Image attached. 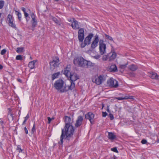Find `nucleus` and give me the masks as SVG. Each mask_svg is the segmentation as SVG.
<instances>
[{"mask_svg": "<svg viewBox=\"0 0 159 159\" xmlns=\"http://www.w3.org/2000/svg\"><path fill=\"white\" fill-rule=\"evenodd\" d=\"M3 66L2 65L0 64V70H1L3 68Z\"/></svg>", "mask_w": 159, "mask_h": 159, "instance_id": "13d9d810", "label": "nucleus"}, {"mask_svg": "<svg viewBox=\"0 0 159 159\" xmlns=\"http://www.w3.org/2000/svg\"><path fill=\"white\" fill-rule=\"evenodd\" d=\"M51 19L56 24L60 26L61 25V23L60 20H58L55 17L52 16Z\"/></svg>", "mask_w": 159, "mask_h": 159, "instance_id": "5701e85b", "label": "nucleus"}, {"mask_svg": "<svg viewBox=\"0 0 159 159\" xmlns=\"http://www.w3.org/2000/svg\"><path fill=\"white\" fill-rule=\"evenodd\" d=\"M35 123H34V124L33 125V126L32 128V129H31V133L32 134H34V132H35L36 129L35 128Z\"/></svg>", "mask_w": 159, "mask_h": 159, "instance_id": "f704fd0d", "label": "nucleus"}, {"mask_svg": "<svg viewBox=\"0 0 159 159\" xmlns=\"http://www.w3.org/2000/svg\"><path fill=\"white\" fill-rule=\"evenodd\" d=\"M102 114L103 117H105L107 115V113L106 112L102 111Z\"/></svg>", "mask_w": 159, "mask_h": 159, "instance_id": "37998d69", "label": "nucleus"}, {"mask_svg": "<svg viewBox=\"0 0 159 159\" xmlns=\"http://www.w3.org/2000/svg\"><path fill=\"white\" fill-rule=\"evenodd\" d=\"M86 61V60L81 57L76 59H75L73 60V62L75 65L78 64L80 66L85 67V65L86 64L85 61Z\"/></svg>", "mask_w": 159, "mask_h": 159, "instance_id": "423d86ee", "label": "nucleus"}, {"mask_svg": "<svg viewBox=\"0 0 159 159\" xmlns=\"http://www.w3.org/2000/svg\"><path fill=\"white\" fill-rule=\"evenodd\" d=\"M106 80V76L103 75H95L92 78V81L97 84L99 85Z\"/></svg>", "mask_w": 159, "mask_h": 159, "instance_id": "39448f33", "label": "nucleus"}, {"mask_svg": "<svg viewBox=\"0 0 159 159\" xmlns=\"http://www.w3.org/2000/svg\"><path fill=\"white\" fill-rule=\"evenodd\" d=\"M84 120L83 116H79L76 121V123L75 124V127L76 128L79 127L81 126L82 124V122Z\"/></svg>", "mask_w": 159, "mask_h": 159, "instance_id": "ddd939ff", "label": "nucleus"}, {"mask_svg": "<svg viewBox=\"0 0 159 159\" xmlns=\"http://www.w3.org/2000/svg\"><path fill=\"white\" fill-rule=\"evenodd\" d=\"M107 84L108 86L111 87L116 88L118 86V81L112 78L107 80Z\"/></svg>", "mask_w": 159, "mask_h": 159, "instance_id": "6e6552de", "label": "nucleus"}, {"mask_svg": "<svg viewBox=\"0 0 159 159\" xmlns=\"http://www.w3.org/2000/svg\"><path fill=\"white\" fill-rule=\"evenodd\" d=\"M4 5V1L3 0L0 1V9L3 8Z\"/></svg>", "mask_w": 159, "mask_h": 159, "instance_id": "2f4dec72", "label": "nucleus"}, {"mask_svg": "<svg viewBox=\"0 0 159 159\" xmlns=\"http://www.w3.org/2000/svg\"><path fill=\"white\" fill-rule=\"evenodd\" d=\"M1 15H2V13H0V17H1Z\"/></svg>", "mask_w": 159, "mask_h": 159, "instance_id": "0e129e2a", "label": "nucleus"}, {"mask_svg": "<svg viewBox=\"0 0 159 159\" xmlns=\"http://www.w3.org/2000/svg\"><path fill=\"white\" fill-rule=\"evenodd\" d=\"M94 40L91 44V49L89 50L92 51L97 46L98 43L99 41V36L97 34H96L94 37Z\"/></svg>", "mask_w": 159, "mask_h": 159, "instance_id": "1a4fd4ad", "label": "nucleus"}, {"mask_svg": "<svg viewBox=\"0 0 159 159\" xmlns=\"http://www.w3.org/2000/svg\"><path fill=\"white\" fill-rule=\"evenodd\" d=\"M59 57H55L53 58L52 61L49 63L51 69H54V68L58 67L60 64Z\"/></svg>", "mask_w": 159, "mask_h": 159, "instance_id": "0eeeda50", "label": "nucleus"}, {"mask_svg": "<svg viewBox=\"0 0 159 159\" xmlns=\"http://www.w3.org/2000/svg\"><path fill=\"white\" fill-rule=\"evenodd\" d=\"M94 115L91 112H89L85 115V118L89 120L92 125L94 124Z\"/></svg>", "mask_w": 159, "mask_h": 159, "instance_id": "9d476101", "label": "nucleus"}, {"mask_svg": "<svg viewBox=\"0 0 159 159\" xmlns=\"http://www.w3.org/2000/svg\"><path fill=\"white\" fill-rule=\"evenodd\" d=\"M129 75L131 77H134L135 76V74L133 72H130L129 73Z\"/></svg>", "mask_w": 159, "mask_h": 159, "instance_id": "49530a36", "label": "nucleus"}, {"mask_svg": "<svg viewBox=\"0 0 159 159\" xmlns=\"http://www.w3.org/2000/svg\"><path fill=\"white\" fill-rule=\"evenodd\" d=\"M106 110L108 112L110 113V112L109 110V107L108 106H107Z\"/></svg>", "mask_w": 159, "mask_h": 159, "instance_id": "3c124183", "label": "nucleus"}, {"mask_svg": "<svg viewBox=\"0 0 159 159\" xmlns=\"http://www.w3.org/2000/svg\"><path fill=\"white\" fill-rule=\"evenodd\" d=\"M93 36V34L92 33H89L88 36L86 37L84 40V42L85 43V44L89 45L90 43V42L91 39Z\"/></svg>", "mask_w": 159, "mask_h": 159, "instance_id": "dca6fc26", "label": "nucleus"}, {"mask_svg": "<svg viewBox=\"0 0 159 159\" xmlns=\"http://www.w3.org/2000/svg\"><path fill=\"white\" fill-rule=\"evenodd\" d=\"M110 70L111 71L117 72L118 71L117 68L115 64H113L111 65L110 68Z\"/></svg>", "mask_w": 159, "mask_h": 159, "instance_id": "4be33fe9", "label": "nucleus"}, {"mask_svg": "<svg viewBox=\"0 0 159 159\" xmlns=\"http://www.w3.org/2000/svg\"><path fill=\"white\" fill-rule=\"evenodd\" d=\"M48 123H50L52 120V119L49 117H48Z\"/></svg>", "mask_w": 159, "mask_h": 159, "instance_id": "603ef678", "label": "nucleus"}, {"mask_svg": "<svg viewBox=\"0 0 159 159\" xmlns=\"http://www.w3.org/2000/svg\"><path fill=\"white\" fill-rule=\"evenodd\" d=\"M29 115L28 114L26 117L25 118V119H26L27 120L29 118Z\"/></svg>", "mask_w": 159, "mask_h": 159, "instance_id": "5fc2aeb1", "label": "nucleus"}, {"mask_svg": "<svg viewBox=\"0 0 159 159\" xmlns=\"http://www.w3.org/2000/svg\"><path fill=\"white\" fill-rule=\"evenodd\" d=\"M123 98H124V100L125 99H132L133 97L130 96H126Z\"/></svg>", "mask_w": 159, "mask_h": 159, "instance_id": "e433bc0d", "label": "nucleus"}, {"mask_svg": "<svg viewBox=\"0 0 159 159\" xmlns=\"http://www.w3.org/2000/svg\"><path fill=\"white\" fill-rule=\"evenodd\" d=\"M3 20V18L1 19V20L2 21Z\"/></svg>", "mask_w": 159, "mask_h": 159, "instance_id": "338daca9", "label": "nucleus"}, {"mask_svg": "<svg viewBox=\"0 0 159 159\" xmlns=\"http://www.w3.org/2000/svg\"><path fill=\"white\" fill-rule=\"evenodd\" d=\"M75 132L74 127L72 125H65L63 128L61 129V134L60 138V141L58 142L59 145L63 144V139L69 141L72 140L73 138V134Z\"/></svg>", "mask_w": 159, "mask_h": 159, "instance_id": "f257e3e1", "label": "nucleus"}, {"mask_svg": "<svg viewBox=\"0 0 159 159\" xmlns=\"http://www.w3.org/2000/svg\"><path fill=\"white\" fill-rule=\"evenodd\" d=\"M65 83L62 79H59L56 80L54 83V87L57 90L59 91L60 93H63L66 92L70 89H69V86L68 88H66V85H64Z\"/></svg>", "mask_w": 159, "mask_h": 159, "instance_id": "f03ea898", "label": "nucleus"}, {"mask_svg": "<svg viewBox=\"0 0 159 159\" xmlns=\"http://www.w3.org/2000/svg\"><path fill=\"white\" fill-rule=\"evenodd\" d=\"M21 10L23 11L24 13L26 12V9L25 8L23 7L21 8Z\"/></svg>", "mask_w": 159, "mask_h": 159, "instance_id": "09e8293b", "label": "nucleus"}, {"mask_svg": "<svg viewBox=\"0 0 159 159\" xmlns=\"http://www.w3.org/2000/svg\"><path fill=\"white\" fill-rule=\"evenodd\" d=\"M100 57L99 55H96L95 56H94V57L97 59H99L100 58Z\"/></svg>", "mask_w": 159, "mask_h": 159, "instance_id": "de8ad7c7", "label": "nucleus"}, {"mask_svg": "<svg viewBox=\"0 0 159 159\" xmlns=\"http://www.w3.org/2000/svg\"><path fill=\"white\" fill-rule=\"evenodd\" d=\"M36 62V60H33L29 62L28 64V67L30 69H32L34 68V64Z\"/></svg>", "mask_w": 159, "mask_h": 159, "instance_id": "412c9836", "label": "nucleus"}, {"mask_svg": "<svg viewBox=\"0 0 159 159\" xmlns=\"http://www.w3.org/2000/svg\"><path fill=\"white\" fill-rule=\"evenodd\" d=\"M30 15L32 18L31 20V24L32 27L34 28L37 25V21L36 19V16L34 14L33 12H30Z\"/></svg>", "mask_w": 159, "mask_h": 159, "instance_id": "4468645a", "label": "nucleus"}, {"mask_svg": "<svg viewBox=\"0 0 159 159\" xmlns=\"http://www.w3.org/2000/svg\"><path fill=\"white\" fill-rule=\"evenodd\" d=\"M157 142H158V143L159 142V138L157 139Z\"/></svg>", "mask_w": 159, "mask_h": 159, "instance_id": "052dcab7", "label": "nucleus"}, {"mask_svg": "<svg viewBox=\"0 0 159 159\" xmlns=\"http://www.w3.org/2000/svg\"><path fill=\"white\" fill-rule=\"evenodd\" d=\"M105 37L106 38V39H109L111 41H113V39L111 36H110L109 35H108L106 34H105Z\"/></svg>", "mask_w": 159, "mask_h": 159, "instance_id": "7c9ffc66", "label": "nucleus"}, {"mask_svg": "<svg viewBox=\"0 0 159 159\" xmlns=\"http://www.w3.org/2000/svg\"><path fill=\"white\" fill-rule=\"evenodd\" d=\"M147 142V140L146 139H142L141 141V143L143 144H145Z\"/></svg>", "mask_w": 159, "mask_h": 159, "instance_id": "c03bdc74", "label": "nucleus"}, {"mask_svg": "<svg viewBox=\"0 0 159 159\" xmlns=\"http://www.w3.org/2000/svg\"><path fill=\"white\" fill-rule=\"evenodd\" d=\"M63 119L65 123V125H66V124L72 125V123L73 122V119H71L70 117L65 116Z\"/></svg>", "mask_w": 159, "mask_h": 159, "instance_id": "f3484780", "label": "nucleus"}, {"mask_svg": "<svg viewBox=\"0 0 159 159\" xmlns=\"http://www.w3.org/2000/svg\"><path fill=\"white\" fill-rule=\"evenodd\" d=\"M24 130L26 134H28V130L26 127L24 128Z\"/></svg>", "mask_w": 159, "mask_h": 159, "instance_id": "8fccbe9b", "label": "nucleus"}, {"mask_svg": "<svg viewBox=\"0 0 159 159\" xmlns=\"http://www.w3.org/2000/svg\"><path fill=\"white\" fill-rule=\"evenodd\" d=\"M4 122L3 121H0V123L1 126H3V124Z\"/></svg>", "mask_w": 159, "mask_h": 159, "instance_id": "6e6d98bb", "label": "nucleus"}, {"mask_svg": "<svg viewBox=\"0 0 159 159\" xmlns=\"http://www.w3.org/2000/svg\"><path fill=\"white\" fill-rule=\"evenodd\" d=\"M16 150L18 151L19 153L22 152L23 151V150L21 148L20 146V145L17 146Z\"/></svg>", "mask_w": 159, "mask_h": 159, "instance_id": "72a5a7b5", "label": "nucleus"}, {"mask_svg": "<svg viewBox=\"0 0 159 159\" xmlns=\"http://www.w3.org/2000/svg\"><path fill=\"white\" fill-rule=\"evenodd\" d=\"M6 50L5 49H3L2 50L1 52V54L2 55H4L5 53L6 52Z\"/></svg>", "mask_w": 159, "mask_h": 159, "instance_id": "a19ab883", "label": "nucleus"}, {"mask_svg": "<svg viewBox=\"0 0 159 159\" xmlns=\"http://www.w3.org/2000/svg\"><path fill=\"white\" fill-rule=\"evenodd\" d=\"M149 76L153 79H155L159 81V75L155 72H151L149 73Z\"/></svg>", "mask_w": 159, "mask_h": 159, "instance_id": "6ab92c4d", "label": "nucleus"}, {"mask_svg": "<svg viewBox=\"0 0 159 159\" xmlns=\"http://www.w3.org/2000/svg\"><path fill=\"white\" fill-rule=\"evenodd\" d=\"M99 46H102V45H105V44L104 43V41L103 39H100L99 40Z\"/></svg>", "mask_w": 159, "mask_h": 159, "instance_id": "4c0bfd02", "label": "nucleus"}, {"mask_svg": "<svg viewBox=\"0 0 159 159\" xmlns=\"http://www.w3.org/2000/svg\"><path fill=\"white\" fill-rule=\"evenodd\" d=\"M84 29L81 28L79 29L78 32V38L80 42H82L84 39Z\"/></svg>", "mask_w": 159, "mask_h": 159, "instance_id": "9b49d317", "label": "nucleus"}, {"mask_svg": "<svg viewBox=\"0 0 159 159\" xmlns=\"http://www.w3.org/2000/svg\"><path fill=\"white\" fill-rule=\"evenodd\" d=\"M7 20L8 22L9 25L14 28H16V25L13 23L14 19L12 16L11 14H8L7 17Z\"/></svg>", "mask_w": 159, "mask_h": 159, "instance_id": "f8f14e48", "label": "nucleus"}, {"mask_svg": "<svg viewBox=\"0 0 159 159\" xmlns=\"http://www.w3.org/2000/svg\"><path fill=\"white\" fill-rule=\"evenodd\" d=\"M85 67H87L88 68L92 67L94 66V64L92 63L90 61H88L86 60L85 61Z\"/></svg>", "mask_w": 159, "mask_h": 159, "instance_id": "393cba45", "label": "nucleus"}, {"mask_svg": "<svg viewBox=\"0 0 159 159\" xmlns=\"http://www.w3.org/2000/svg\"><path fill=\"white\" fill-rule=\"evenodd\" d=\"M27 120L26 119H25L24 121H23V123H22V125H25L26 124V121H27Z\"/></svg>", "mask_w": 159, "mask_h": 159, "instance_id": "864d4df0", "label": "nucleus"}, {"mask_svg": "<svg viewBox=\"0 0 159 159\" xmlns=\"http://www.w3.org/2000/svg\"><path fill=\"white\" fill-rule=\"evenodd\" d=\"M111 150L112 151L114 152H116V153L118 152V150H117V148L116 147H115L113 148H111Z\"/></svg>", "mask_w": 159, "mask_h": 159, "instance_id": "c9c22d12", "label": "nucleus"}, {"mask_svg": "<svg viewBox=\"0 0 159 159\" xmlns=\"http://www.w3.org/2000/svg\"><path fill=\"white\" fill-rule=\"evenodd\" d=\"M70 65H67L66 68H64L63 72V74H64L66 77H68L70 73Z\"/></svg>", "mask_w": 159, "mask_h": 159, "instance_id": "a211bd4d", "label": "nucleus"}, {"mask_svg": "<svg viewBox=\"0 0 159 159\" xmlns=\"http://www.w3.org/2000/svg\"><path fill=\"white\" fill-rule=\"evenodd\" d=\"M104 107V104L102 103V109Z\"/></svg>", "mask_w": 159, "mask_h": 159, "instance_id": "bf43d9fd", "label": "nucleus"}, {"mask_svg": "<svg viewBox=\"0 0 159 159\" xmlns=\"http://www.w3.org/2000/svg\"><path fill=\"white\" fill-rule=\"evenodd\" d=\"M108 138L111 140H113L116 139V136L112 132H109L108 135Z\"/></svg>", "mask_w": 159, "mask_h": 159, "instance_id": "b1692460", "label": "nucleus"}, {"mask_svg": "<svg viewBox=\"0 0 159 159\" xmlns=\"http://www.w3.org/2000/svg\"><path fill=\"white\" fill-rule=\"evenodd\" d=\"M72 24L71 25L73 29L77 30L80 29V25L78 22L73 18Z\"/></svg>", "mask_w": 159, "mask_h": 159, "instance_id": "2eb2a0df", "label": "nucleus"}, {"mask_svg": "<svg viewBox=\"0 0 159 159\" xmlns=\"http://www.w3.org/2000/svg\"><path fill=\"white\" fill-rule=\"evenodd\" d=\"M60 72L55 73L53 74L52 75V80H53L57 78V77L60 75Z\"/></svg>", "mask_w": 159, "mask_h": 159, "instance_id": "cd10ccee", "label": "nucleus"}, {"mask_svg": "<svg viewBox=\"0 0 159 159\" xmlns=\"http://www.w3.org/2000/svg\"><path fill=\"white\" fill-rule=\"evenodd\" d=\"M17 80L20 83H21L22 82V80L20 79H17Z\"/></svg>", "mask_w": 159, "mask_h": 159, "instance_id": "4d7b16f0", "label": "nucleus"}, {"mask_svg": "<svg viewBox=\"0 0 159 159\" xmlns=\"http://www.w3.org/2000/svg\"><path fill=\"white\" fill-rule=\"evenodd\" d=\"M68 20L69 22H72V23L73 21H72V20Z\"/></svg>", "mask_w": 159, "mask_h": 159, "instance_id": "680f3d73", "label": "nucleus"}, {"mask_svg": "<svg viewBox=\"0 0 159 159\" xmlns=\"http://www.w3.org/2000/svg\"><path fill=\"white\" fill-rule=\"evenodd\" d=\"M25 18L26 21L28 22L30 19V17L29 16L28 14L26 12L24 13Z\"/></svg>", "mask_w": 159, "mask_h": 159, "instance_id": "c756f323", "label": "nucleus"}, {"mask_svg": "<svg viewBox=\"0 0 159 159\" xmlns=\"http://www.w3.org/2000/svg\"><path fill=\"white\" fill-rule=\"evenodd\" d=\"M68 78V80L70 81V85L69 86V89L72 90L75 87V84L74 82L79 79V77L78 75L75 72L70 73L69 76Z\"/></svg>", "mask_w": 159, "mask_h": 159, "instance_id": "7ed1b4c3", "label": "nucleus"}, {"mask_svg": "<svg viewBox=\"0 0 159 159\" xmlns=\"http://www.w3.org/2000/svg\"><path fill=\"white\" fill-rule=\"evenodd\" d=\"M106 48V44L99 46V51L101 54L102 55L105 53Z\"/></svg>", "mask_w": 159, "mask_h": 159, "instance_id": "aec40b11", "label": "nucleus"}, {"mask_svg": "<svg viewBox=\"0 0 159 159\" xmlns=\"http://www.w3.org/2000/svg\"><path fill=\"white\" fill-rule=\"evenodd\" d=\"M24 48L22 47L17 48L16 49V51L18 53L21 52H23Z\"/></svg>", "mask_w": 159, "mask_h": 159, "instance_id": "c85d7f7f", "label": "nucleus"}, {"mask_svg": "<svg viewBox=\"0 0 159 159\" xmlns=\"http://www.w3.org/2000/svg\"><path fill=\"white\" fill-rule=\"evenodd\" d=\"M114 50V49H112L111 52L108 53L107 55H103L102 58V60L105 61L108 60L109 61L114 60L116 57V53Z\"/></svg>", "mask_w": 159, "mask_h": 159, "instance_id": "20e7f679", "label": "nucleus"}, {"mask_svg": "<svg viewBox=\"0 0 159 159\" xmlns=\"http://www.w3.org/2000/svg\"><path fill=\"white\" fill-rule=\"evenodd\" d=\"M81 48H83L86 45H88L87 44H85V43L84 42V43L82 42H81Z\"/></svg>", "mask_w": 159, "mask_h": 159, "instance_id": "ea45409f", "label": "nucleus"}, {"mask_svg": "<svg viewBox=\"0 0 159 159\" xmlns=\"http://www.w3.org/2000/svg\"><path fill=\"white\" fill-rule=\"evenodd\" d=\"M15 14L17 16L18 19L20 21L21 19L22 15L21 14L19 11L15 10Z\"/></svg>", "mask_w": 159, "mask_h": 159, "instance_id": "bb28decb", "label": "nucleus"}, {"mask_svg": "<svg viewBox=\"0 0 159 159\" xmlns=\"http://www.w3.org/2000/svg\"><path fill=\"white\" fill-rule=\"evenodd\" d=\"M116 99H117L118 100H124V98L123 97H116Z\"/></svg>", "mask_w": 159, "mask_h": 159, "instance_id": "a18cd8bd", "label": "nucleus"}, {"mask_svg": "<svg viewBox=\"0 0 159 159\" xmlns=\"http://www.w3.org/2000/svg\"><path fill=\"white\" fill-rule=\"evenodd\" d=\"M127 64L121 65L120 66V67L121 69H124L126 67Z\"/></svg>", "mask_w": 159, "mask_h": 159, "instance_id": "79ce46f5", "label": "nucleus"}, {"mask_svg": "<svg viewBox=\"0 0 159 159\" xmlns=\"http://www.w3.org/2000/svg\"><path fill=\"white\" fill-rule=\"evenodd\" d=\"M111 159H115V158L112 157Z\"/></svg>", "mask_w": 159, "mask_h": 159, "instance_id": "69168bd1", "label": "nucleus"}, {"mask_svg": "<svg viewBox=\"0 0 159 159\" xmlns=\"http://www.w3.org/2000/svg\"><path fill=\"white\" fill-rule=\"evenodd\" d=\"M129 69L131 71H134L138 69V67L136 65L134 64H132L129 66Z\"/></svg>", "mask_w": 159, "mask_h": 159, "instance_id": "a878e982", "label": "nucleus"}, {"mask_svg": "<svg viewBox=\"0 0 159 159\" xmlns=\"http://www.w3.org/2000/svg\"><path fill=\"white\" fill-rule=\"evenodd\" d=\"M34 27H32V30H33V31H34Z\"/></svg>", "mask_w": 159, "mask_h": 159, "instance_id": "e2e57ef3", "label": "nucleus"}, {"mask_svg": "<svg viewBox=\"0 0 159 159\" xmlns=\"http://www.w3.org/2000/svg\"><path fill=\"white\" fill-rule=\"evenodd\" d=\"M16 60H22L23 59V57L21 55H18L16 56Z\"/></svg>", "mask_w": 159, "mask_h": 159, "instance_id": "473e14b6", "label": "nucleus"}, {"mask_svg": "<svg viewBox=\"0 0 159 159\" xmlns=\"http://www.w3.org/2000/svg\"><path fill=\"white\" fill-rule=\"evenodd\" d=\"M109 117H110V120H112L114 119V116L111 113H110L109 115Z\"/></svg>", "mask_w": 159, "mask_h": 159, "instance_id": "58836bf2", "label": "nucleus"}]
</instances>
